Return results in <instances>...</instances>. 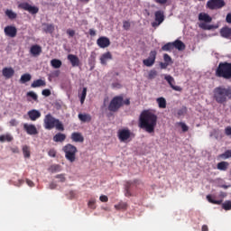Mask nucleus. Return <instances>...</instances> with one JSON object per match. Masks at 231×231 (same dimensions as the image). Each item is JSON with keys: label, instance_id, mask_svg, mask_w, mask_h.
Listing matches in <instances>:
<instances>
[{"label": "nucleus", "instance_id": "nucleus-40", "mask_svg": "<svg viewBox=\"0 0 231 231\" xmlns=\"http://www.w3.org/2000/svg\"><path fill=\"white\" fill-rule=\"evenodd\" d=\"M218 158H221V160H228V158H231V150H226L224 153L218 155Z\"/></svg>", "mask_w": 231, "mask_h": 231}, {"label": "nucleus", "instance_id": "nucleus-49", "mask_svg": "<svg viewBox=\"0 0 231 231\" xmlns=\"http://www.w3.org/2000/svg\"><path fill=\"white\" fill-rule=\"evenodd\" d=\"M163 60L167 64H171V62H172V58H171L167 53L163 55Z\"/></svg>", "mask_w": 231, "mask_h": 231}, {"label": "nucleus", "instance_id": "nucleus-59", "mask_svg": "<svg viewBox=\"0 0 231 231\" xmlns=\"http://www.w3.org/2000/svg\"><path fill=\"white\" fill-rule=\"evenodd\" d=\"M168 0H155V3H158L159 5H166Z\"/></svg>", "mask_w": 231, "mask_h": 231}, {"label": "nucleus", "instance_id": "nucleus-16", "mask_svg": "<svg viewBox=\"0 0 231 231\" xmlns=\"http://www.w3.org/2000/svg\"><path fill=\"white\" fill-rule=\"evenodd\" d=\"M2 75L5 77V79H9L15 75V70L12 67H5L2 69Z\"/></svg>", "mask_w": 231, "mask_h": 231}, {"label": "nucleus", "instance_id": "nucleus-26", "mask_svg": "<svg viewBox=\"0 0 231 231\" xmlns=\"http://www.w3.org/2000/svg\"><path fill=\"white\" fill-rule=\"evenodd\" d=\"M173 48L179 50V51H183L185 50V43L180 40H176L175 42H171Z\"/></svg>", "mask_w": 231, "mask_h": 231}, {"label": "nucleus", "instance_id": "nucleus-56", "mask_svg": "<svg viewBox=\"0 0 231 231\" xmlns=\"http://www.w3.org/2000/svg\"><path fill=\"white\" fill-rule=\"evenodd\" d=\"M226 23H227V24H231V13H228L226 16Z\"/></svg>", "mask_w": 231, "mask_h": 231}, {"label": "nucleus", "instance_id": "nucleus-31", "mask_svg": "<svg viewBox=\"0 0 231 231\" xmlns=\"http://www.w3.org/2000/svg\"><path fill=\"white\" fill-rule=\"evenodd\" d=\"M156 102L160 109H165V107H167V100H165V97H159L156 99Z\"/></svg>", "mask_w": 231, "mask_h": 231}, {"label": "nucleus", "instance_id": "nucleus-23", "mask_svg": "<svg viewBox=\"0 0 231 231\" xmlns=\"http://www.w3.org/2000/svg\"><path fill=\"white\" fill-rule=\"evenodd\" d=\"M220 35L224 39H230L231 38V27L224 26L220 29Z\"/></svg>", "mask_w": 231, "mask_h": 231}, {"label": "nucleus", "instance_id": "nucleus-30", "mask_svg": "<svg viewBox=\"0 0 231 231\" xmlns=\"http://www.w3.org/2000/svg\"><path fill=\"white\" fill-rule=\"evenodd\" d=\"M44 86H46V81L42 79H36L32 83L31 88H41Z\"/></svg>", "mask_w": 231, "mask_h": 231}, {"label": "nucleus", "instance_id": "nucleus-54", "mask_svg": "<svg viewBox=\"0 0 231 231\" xmlns=\"http://www.w3.org/2000/svg\"><path fill=\"white\" fill-rule=\"evenodd\" d=\"M95 203H96L95 199H90L88 201V208H92V209H95Z\"/></svg>", "mask_w": 231, "mask_h": 231}, {"label": "nucleus", "instance_id": "nucleus-37", "mask_svg": "<svg viewBox=\"0 0 231 231\" xmlns=\"http://www.w3.org/2000/svg\"><path fill=\"white\" fill-rule=\"evenodd\" d=\"M161 50L162 51H172V50H174V47L172 45V42H168L164 44Z\"/></svg>", "mask_w": 231, "mask_h": 231}, {"label": "nucleus", "instance_id": "nucleus-2", "mask_svg": "<svg viewBox=\"0 0 231 231\" xmlns=\"http://www.w3.org/2000/svg\"><path fill=\"white\" fill-rule=\"evenodd\" d=\"M213 98L217 104L225 105L231 99V87H217L213 90Z\"/></svg>", "mask_w": 231, "mask_h": 231}, {"label": "nucleus", "instance_id": "nucleus-57", "mask_svg": "<svg viewBox=\"0 0 231 231\" xmlns=\"http://www.w3.org/2000/svg\"><path fill=\"white\" fill-rule=\"evenodd\" d=\"M160 66H161L162 69H167V66H169V63H167V62H164V63L161 62Z\"/></svg>", "mask_w": 231, "mask_h": 231}, {"label": "nucleus", "instance_id": "nucleus-15", "mask_svg": "<svg viewBox=\"0 0 231 231\" xmlns=\"http://www.w3.org/2000/svg\"><path fill=\"white\" fill-rule=\"evenodd\" d=\"M97 44L99 48H108L111 46V41L106 36H101L97 40Z\"/></svg>", "mask_w": 231, "mask_h": 231}, {"label": "nucleus", "instance_id": "nucleus-47", "mask_svg": "<svg viewBox=\"0 0 231 231\" xmlns=\"http://www.w3.org/2000/svg\"><path fill=\"white\" fill-rule=\"evenodd\" d=\"M123 28H124V30L128 32V30L131 29V23H129V21H124L123 22Z\"/></svg>", "mask_w": 231, "mask_h": 231}, {"label": "nucleus", "instance_id": "nucleus-42", "mask_svg": "<svg viewBox=\"0 0 231 231\" xmlns=\"http://www.w3.org/2000/svg\"><path fill=\"white\" fill-rule=\"evenodd\" d=\"M23 152L24 158H30V155H31V153H30V146L24 145L23 147Z\"/></svg>", "mask_w": 231, "mask_h": 231}, {"label": "nucleus", "instance_id": "nucleus-5", "mask_svg": "<svg viewBox=\"0 0 231 231\" xmlns=\"http://www.w3.org/2000/svg\"><path fill=\"white\" fill-rule=\"evenodd\" d=\"M216 77L230 80L231 79V63L227 61L220 62L215 71Z\"/></svg>", "mask_w": 231, "mask_h": 231}, {"label": "nucleus", "instance_id": "nucleus-20", "mask_svg": "<svg viewBox=\"0 0 231 231\" xmlns=\"http://www.w3.org/2000/svg\"><path fill=\"white\" fill-rule=\"evenodd\" d=\"M134 183H138V180L126 181L125 193V196H126V198H131V196H133V194L131 193V187L134 185Z\"/></svg>", "mask_w": 231, "mask_h": 231}, {"label": "nucleus", "instance_id": "nucleus-14", "mask_svg": "<svg viewBox=\"0 0 231 231\" xmlns=\"http://www.w3.org/2000/svg\"><path fill=\"white\" fill-rule=\"evenodd\" d=\"M131 138V131L129 129H122L118 131V139L120 142H127Z\"/></svg>", "mask_w": 231, "mask_h": 231}, {"label": "nucleus", "instance_id": "nucleus-21", "mask_svg": "<svg viewBox=\"0 0 231 231\" xmlns=\"http://www.w3.org/2000/svg\"><path fill=\"white\" fill-rule=\"evenodd\" d=\"M30 53L32 57H39L42 53V47L37 44L32 45L30 49Z\"/></svg>", "mask_w": 231, "mask_h": 231}, {"label": "nucleus", "instance_id": "nucleus-46", "mask_svg": "<svg viewBox=\"0 0 231 231\" xmlns=\"http://www.w3.org/2000/svg\"><path fill=\"white\" fill-rule=\"evenodd\" d=\"M27 97H31V98H32V100H34L35 102H37L38 100V96L33 91L27 92Z\"/></svg>", "mask_w": 231, "mask_h": 231}, {"label": "nucleus", "instance_id": "nucleus-39", "mask_svg": "<svg viewBox=\"0 0 231 231\" xmlns=\"http://www.w3.org/2000/svg\"><path fill=\"white\" fill-rule=\"evenodd\" d=\"M5 15H7V17L9 19H17V14L16 13H14V11L10 10V9H7L5 11Z\"/></svg>", "mask_w": 231, "mask_h": 231}, {"label": "nucleus", "instance_id": "nucleus-33", "mask_svg": "<svg viewBox=\"0 0 231 231\" xmlns=\"http://www.w3.org/2000/svg\"><path fill=\"white\" fill-rule=\"evenodd\" d=\"M78 116L81 122H91V116L89 114H79Z\"/></svg>", "mask_w": 231, "mask_h": 231}, {"label": "nucleus", "instance_id": "nucleus-6", "mask_svg": "<svg viewBox=\"0 0 231 231\" xmlns=\"http://www.w3.org/2000/svg\"><path fill=\"white\" fill-rule=\"evenodd\" d=\"M62 152L65 154L66 160L69 162V163H75L77 161V153L79 152L77 146L71 143H67L62 147Z\"/></svg>", "mask_w": 231, "mask_h": 231}, {"label": "nucleus", "instance_id": "nucleus-45", "mask_svg": "<svg viewBox=\"0 0 231 231\" xmlns=\"http://www.w3.org/2000/svg\"><path fill=\"white\" fill-rule=\"evenodd\" d=\"M156 77H158V72L156 70H150L148 74V79L150 80H152L153 79H156Z\"/></svg>", "mask_w": 231, "mask_h": 231}, {"label": "nucleus", "instance_id": "nucleus-51", "mask_svg": "<svg viewBox=\"0 0 231 231\" xmlns=\"http://www.w3.org/2000/svg\"><path fill=\"white\" fill-rule=\"evenodd\" d=\"M42 95H43V97H50L51 95V90L46 88V89H43L42 91Z\"/></svg>", "mask_w": 231, "mask_h": 231}, {"label": "nucleus", "instance_id": "nucleus-58", "mask_svg": "<svg viewBox=\"0 0 231 231\" xmlns=\"http://www.w3.org/2000/svg\"><path fill=\"white\" fill-rule=\"evenodd\" d=\"M89 35H91V37H95V35H97V31L94 29H89Z\"/></svg>", "mask_w": 231, "mask_h": 231}, {"label": "nucleus", "instance_id": "nucleus-36", "mask_svg": "<svg viewBox=\"0 0 231 231\" xmlns=\"http://www.w3.org/2000/svg\"><path fill=\"white\" fill-rule=\"evenodd\" d=\"M32 80V75L25 73L21 76L20 82L21 84H26V82H30Z\"/></svg>", "mask_w": 231, "mask_h": 231}, {"label": "nucleus", "instance_id": "nucleus-53", "mask_svg": "<svg viewBox=\"0 0 231 231\" xmlns=\"http://www.w3.org/2000/svg\"><path fill=\"white\" fill-rule=\"evenodd\" d=\"M67 34L69 35V37H75V30L68 29L67 30Z\"/></svg>", "mask_w": 231, "mask_h": 231}, {"label": "nucleus", "instance_id": "nucleus-29", "mask_svg": "<svg viewBox=\"0 0 231 231\" xmlns=\"http://www.w3.org/2000/svg\"><path fill=\"white\" fill-rule=\"evenodd\" d=\"M229 166H230V163H228V162H220L217 163V169L218 171H227Z\"/></svg>", "mask_w": 231, "mask_h": 231}, {"label": "nucleus", "instance_id": "nucleus-3", "mask_svg": "<svg viewBox=\"0 0 231 231\" xmlns=\"http://www.w3.org/2000/svg\"><path fill=\"white\" fill-rule=\"evenodd\" d=\"M124 106H131V99L126 98L124 100V95L116 96L111 99L108 105V111L116 113Z\"/></svg>", "mask_w": 231, "mask_h": 231}, {"label": "nucleus", "instance_id": "nucleus-18", "mask_svg": "<svg viewBox=\"0 0 231 231\" xmlns=\"http://www.w3.org/2000/svg\"><path fill=\"white\" fill-rule=\"evenodd\" d=\"M70 139L72 142H75L76 143H84V135H82L79 132H74L70 135Z\"/></svg>", "mask_w": 231, "mask_h": 231}, {"label": "nucleus", "instance_id": "nucleus-27", "mask_svg": "<svg viewBox=\"0 0 231 231\" xmlns=\"http://www.w3.org/2000/svg\"><path fill=\"white\" fill-rule=\"evenodd\" d=\"M0 142L1 143H5V142H14V136L10 134H5L0 135Z\"/></svg>", "mask_w": 231, "mask_h": 231}, {"label": "nucleus", "instance_id": "nucleus-32", "mask_svg": "<svg viewBox=\"0 0 231 231\" xmlns=\"http://www.w3.org/2000/svg\"><path fill=\"white\" fill-rule=\"evenodd\" d=\"M88 96V88H83L81 94H79L80 104L86 102V97Z\"/></svg>", "mask_w": 231, "mask_h": 231}, {"label": "nucleus", "instance_id": "nucleus-25", "mask_svg": "<svg viewBox=\"0 0 231 231\" xmlns=\"http://www.w3.org/2000/svg\"><path fill=\"white\" fill-rule=\"evenodd\" d=\"M52 140L56 143H62L66 142V134L62 133H58L53 136Z\"/></svg>", "mask_w": 231, "mask_h": 231}, {"label": "nucleus", "instance_id": "nucleus-38", "mask_svg": "<svg viewBox=\"0 0 231 231\" xmlns=\"http://www.w3.org/2000/svg\"><path fill=\"white\" fill-rule=\"evenodd\" d=\"M207 199L209 203H212L213 205H221V203H223V199L216 200L212 199V195H208Z\"/></svg>", "mask_w": 231, "mask_h": 231}, {"label": "nucleus", "instance_id": "nucleus-44", "mask_svg": "<svg viewBox=\"0 0 231 231\" xmlns=\"http://www.w3.org/2000/svg\"><path fill=\"white\" fill-rule=\"evenodd\" d=\"M222 208H224V210H231V201L230 200H226L222 204Z\"/></svg>", "mask_w": 231, "mask_h": 231}, {"label": "nucleus", "instance_id": "nucleus-61", "mask_svg": "<svg viewBox=\"0 0 231 231\" xmlns=\"http://www.w3.org/2000/svg\"><path fill=\"white\" fill-rule=\"evenodd\" d=\"M26 183L27 185H29V187H33V181H32L31 180H26Z\"/></svg>", "mask_w": 231, "mask_h": 231}, {"label": "nucleus", "instance_id": "nucleus-48", "mask_svg": "<svg viewBox=\"0 0 231 231\" xmlns=\"http://www.w3.org/2000/svg\"><path fill=\"white\" fill-rule=\"evenodd\" d=\"M48 155L51 158H55L57 156V150H55L54 148H51V150H49Z\"/></svg>", "mask_w": 231, "mask_h": 231}, {"label": "nucleus", "instance_id": "nucleus-7", "mask_svg": "<svg viewBox=\"0 0 231 231\" xmlns=\"http://www.w3.org/2000/svg\"><path fill=\"white\" fill-rule=\"evenodd\" d=\"M199 21L202 22L201 23H199V28H201V30H216L217 29V25L211 24L208 25L207 23H212V17L208 15V14L207 13H200L199 14Z\"/></svg>", "mask_w": 231, "mask_h": 231}, {"label": "nucleus", "instance_id": "nucleus-19", "mask_svg": "<svg viewBox=\"0 0 231 231\" xmlns=\"http://www.w3.org/2000/svg\"><path fill=\"white\" fill-rule=\"evenodd\" d=\"M23 129L24 131H26L27 134H38V131H37V127H35V125H28V124H24L23 125Z\"/></svg>", "mask_w": 231, "mask_h": 231}, {"label": "nucleus", "instance_id": "nucleus-50", "mask_svg": "<svg viewBox=\"0 0 231 231\" xmlns=\"http://www.w3.org/2000/svg\"><path fill=\"white\" fill-rule=\"evenodd\" d=\"M56 179L60 180V181L61 183H64V181H66V177L64 176V174H58V175H56Z\"/></svg>", "mask_w": 231, "mask_h": 231}, {"label": "nucleus", "instance_id": "nucleus-63", "mask_svg": "<svg viewBox=\"0 0 231 231\" xmlns=\"http://www.w3.org/2000/svg\"><path fill=\"white\" fill-rule=\"evenodd\" d=\"M56 187H57V185L53 182L50 184V189H55Z\"/></svg>", "mask_w": 231, "mask_h": 231}, {"label": "nucleus", "instance_id": "nucleus-8", "mask_svg": "<svg viewBox=\"0 0 231 231\" xmlns=\"http://www.w3.org/2000/svg\"><path fill=\"white\" fill-rule=\"evenodd\" d=\"M226 6L225 0H208L206 4V8L208 10H221Z\"/></svg>", "mask_w": 231, "mask_h": 231}, {"label": "nucleus", "instance_id": "nucleus-11", "mask_svg": "<svg viewBox=\"0 0 231 231\" xmlns=\"http://www.w3.org/2000/svg\"><path fill=\"white\" fill-rule=\"evenodd\" d=\"M154 15L155 21L152 23V28H158V26L165 21V14H163V11H156Z\"/></svg>", "mask_w": 231, "mask_h": 231}, {"label": "nucleus", "instance_id": "nucleus-13", "mask_svg": "<svg viewBox=\"0 0 231 231\" xmlns=\"http://www.w3.org/2000/svg\"><path fill=\"white\" fill-rule=\"evenodd\" d=\"M164 80L168 82L169 86L173 89V91H183V88L180 86H176V80L171 75H165Z\"/></svg>", "mask_w": 231, "mask_h": 231}, {"label": "nucleus", "instance_id": "nucleus-43", "mask_svg": "<svg viewBox=\"0 0 231 231\" xmlns=\"http://www.w3.org/2000/svg\"><path fill=\"white\" fill-rule=\"evenodd\" d=\"M177 125L182 129V133H187V131H189V126L183 122L177 123Z\"/></svg>", "mask_w": 231, "mask_h": 231}, {"label": "nucleus", "instance_id": "nucleus-52", "mask_svg": "<svg viewBox=\"0 0 231 231\" xmlns=\"http://www.w3.org/2000/svg\"><path fill=\"white\" fill-rule=\"evenodd\" d=\"M99 199H100V201H102V203H107V201H109V199L106 195H101L99 197Z\"/></svg>", "mask_w": 231, "mask_h": 231}, {"label": "nucleus", "instance_id": "nucleus-34", "mask_svg": "<svg viewBox=\"0 0 231 231\" xmlns=\"http://www.w3.org/2000/svg\"><path fill=\"white\" fill-rule=\"evenodd\" d=\"M50 172L55 173V172H60L62 171V166L60 164H52L49 168Z\"/></svg>", "mask_w": 231, "mask_h": 231}, {"label": "nucleus", "instance_id": "nucleus-17", "mask_svg": "<svg viewBox=\"0 0 231 231\" xmlns=\"http://www.w3.org/2000/svg\"><path fill=\"white\" fill-rule=\"evenodd\" d=\"M68 60H69L72 68H79L80 66V60L75 54H69L67 56Z\"/></svg>", "mask_w": 231, "mask_h": 231}, {"label": "nucleus", "instance_id": "nucleus-4", "mask_svg": "<svg viewBox=\"0 0 231 231\" xmlns=\"http://www.w3.org/2000/svg\"><path fill=\"white\" fill-rule=\"evenodd\" d=\"M43 124L45 129H48V131H51V129H57V131H64V125H62V122L53 117L51 114H48L45 116L43 119Z\"/></svg>", "mask_w": 231, "mask_h": 231}, {"label": "nucleus", "instance_id": "nucleus-10", "mask_svg": "<svg viewBox=\"0 0 231 231\" xmlns=\"http://www.w3.org/2000/svg\"><path fill=\"white\" fill-rule=\"evenodd\" d=\"M156 55H158V52H156V51H151L149 53V57L143 60V64L147 68L154 66V62H156Z\"/></svg>", "mask_w": 231, "mask_h": 231}, {"label": "nucleus", "instance_id": "nucleus-41", "mask_svg": "<svg viewBox=\"0 0 231 231\" xmlns=\"http://www.w3.org/2000/svg\"><path fill=\"white\" fill-rule=\"evenodd\" d=\"M115 208L116 210H127V203L120 202L119 204L116 205Z\"/></svg>", "mask_w": 231, "mask_h": 231}, {"label": "nucleus", "instance_id": "nucleus-60", "mask_svg": "<svg viewBox=\"0 0 231 231\" xmlns=\"http://www.w3.org/2000/svg\"><path fill=\"white\" fill-rule=\"evenodd\" d=\"M219 198H221L222 199H223L224 198H226V192H225V191H220V193H219Z\"/></svg>", "mask_w": 231, "mask_h": 231}, {"label": "nucleus", "instance_id": "nucleus-28", "mask_svg": "<svg viewBox=\"0 0 231 231\" xmlns=\"http://www.w3.org/2000/svg\"><path fill=\"white\" fill-rule=\"evenodd\" d=\"M43 32L45 33H53L55 32V25L52 23H43Z\"/></svg>", "mask_w": 231, "mask_h": 231}, {"label": "nucleus", "instance_id": "nucleus-1", "mask_svg": "<svg viewBox=\"0 0 231 231\" xmlns=\"http://www.w3.org/2000/svg\"><path fill=\"white\" fill-rule=\"evenodd\" d=\"M158 124V116L150 110H143L139 116V127L146 133H154Z\"/></svg>", "mask_w": 231, "mask_h": 231}, {"label": "nucleus", "instance_id": "nucleus-24", "mask_svg": "<svg viewBox=\"0 0 231 231\" xmlns=\"http://www.w3.org/2000/svg\"><path fill=\"white\" fill-rule=\"evenodd\" d=\"M113 60V55L111 54V52L107 51L101 55L100 63L103 66H106L107 64V60Z\"/></svg>", "mask_w": 231, "mask_h": 231}, {"label": "nucleus", "instance_id": "nucleus-62", "mask_svg": "<svg viewBox=\"0 0 231 231\" xmlns=\"http://www.w3.org/2000/svg\"><path fill=\"white\" fill-rule=\"evenodd\" d=\"M201 231H208V225H203Z\"/></svg>", "mask_w": 231, "mask_h": 231}, {"label": "nucleus", "instance_id": "nucleus-64", "mask_svg": "<svg viewBox=\"0 0 231 231\" xmlns=\"http://www.w3.org/2000/svg\"><path fill=\"white\" fill-rule=\"evenodd\" d=\"M221 188H222V189H228V186H226V185H222Z\"/></svg>", "mask_w": 231, "mask_h": 231}, {"label": "nucleus", "instance_id": "nucleus-12", "mask_svg": "<svg viewBox=\"0 0 231 231\" xmlns=\"http://www.w3.org/2000/svg\"><path fill=\"white\" fill-rule=\"evenodd\" d=\"M4 32L6 37H10L11 39L17 37V28L14 25L5 26Z\"/></svg>", "mask_w": 231, "mask_h": 231}, {"label": "nucleus", "instance_id": "nucleus-22", "mask_svg": "<svg viewBox=\"0 0 231 231\" xmlns=\"http://www.w3.org/2000/svg\"><path fill=\"white\" fill-rule=\"evenodd\" d=\"M27 115L30 120H32V122H35V120H39V117L41 116V112L39 110L32 109V110H30L27 113Z\"/></svg>", "mask_w": 231, "mask_h": 231}, {"label": "nucleus", "instance_id": "nucleus-35", "mask_svg": "<svg viewBox=\"0 0 231 231\" xmlns=\"http://www.w3.org/2000/svg\"><path fill=\"white\" fill-rule=\"evenodd\" d=\"M51 66L55 69H59L62 66V61L60 60L53 59L51 60Z\"/></svg>", "mask_w": 231, "mask_h": 231}, {"label": "nucleus", "instance_id": "nucleus-9", "mask_svg": "<svg viewBox=\"0 0 231 231\" xmlns=\"http://www.w3.org/2000/svg\"><path fill=\"white\" fill-rule=\"evenodd\" d=\"M18 8L21 10H25V12H29V14H32V15L39 14V7L32 6V5L28 4V2L19 4Z\"/></svg>", "mask_w": 231, "mask_h": 231}, {"label": "nucleus", "instance_id": "nucleus-55", "mask_svg": "<svg viewBox=\"0 0 231 231\" xmlns=\"http://www.w3.org/2000/svg\"><path fill=\"white\" fill-rule=\"evenodd\" d=\"M225 134L226 136H231V126H227L225 128Z\"/></svg>", "mask_w": 231, "mask_h": 231}]
</instances>
